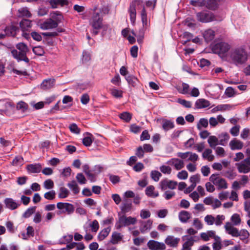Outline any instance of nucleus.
I'll use <instances>...</instances> for the list:
<instances>
[{
  "label": "nucleus",
  "instance_id": "nucleus-1",
  "mask_svg": "<svg viewBox=\"0 0 250 250\" xmlns=\"http://www.w3.org/2000/svg\"><path fill=\"white\" fill-rule=\"evenodd\" d=\"M139 6L142 8L141 12V17L143 27L146 28L148 26L147 13L143 4V1L141 0H133L130 4L128 12L131 22L134 24L135 22L136 18V7Z\"/></svg>",
  "mask_w": 250,
  "mask_h": 250
},
{
  "label": "nucleus",
  "instance_id": "nucleus-24",
  "mask_svg": "<svg viewBox=\"0 0 250 250\" xmlns=\"http://www.w3.org/2000/svg\"><path fill=\"white\" fill-rule=\"evenodd\" d=\"M178 217L182 223H186L190 218L191 214L188 211L182 210L179 212Z\"/></svg>",
  "mask_w": 250,
  "mask_h": 250
},
{
  "label": "nucleus",
  "instance_id": "nucleus-43",
  "mask_svg": "<svg viewBox=\"0 0 250 250\" xmlns=\"http://www.w3.org/2000/svg\"><path fill=\"white\" fill-rule=\"evenodd\" d=\"M225 220V216L224 215H217L215 217L214 224L216 226H220L223 224V221Z\"/></svg>",
  "mask_w": 250,
  "mask_h": 250
},
{
  "label": "nucleus",
  "instance_id": "nucleus-60",
  "mask_svg": "<svg viewBox=\"0 0 250 250\" xmlns=\"http://www.w3.org/2000/svg\"><path fill=\"white\" fill-rule=\"evenodd\" d=\"M54 186L53 181L51 179L46 180L43 183V187L46 189H51Z\"/></svg>",
  "mask_w": 250,
  "mask_h": 250
},
{
  "label": "nucleus",
  "instance_id": "nucleus-46",
  "mask_svg": "<svg viewBox=\"0 0 250 250\" xmlns=\"http://www.w3.org/2000/svg\"><path fill=\"white\" fill-rule=\"evenodd\" d=\"M73 240V236L71 234H68L67 235L63 236L62 238L60 240V244H67L72 241Z\"/></svg>",
  "mask_w": 250,
  "mask_h": 250
},
{
  "label": "nucleus",
  "instance_id": "nucleus-55",
  "mask_svg": "<svg viewBox=\"0 0 250 250\" xmlns=\"http://www.w3.org/2000/svg\"><path fill=\"white\" fill-rule=\"evenodd\" d=\"M92 135L88 134V136L84 137L83 139V143L86 146H89L92 143Z\"/></svg>",
  "mask_w": 250,
  "mask_h": 250
},
{
  "label": "nucleus",
  "instance_id": "nucleus-9",
  "mask_svg": "<svg viewBox=\"0 0 250 250\" xmlns=\"http://www.w3.org/2000/svg\"><path fill=\"white\" fill-rule=\"evenodd\" d=\"M57 208L59 209L58 214H71L75 210L73 205L69 203L59 202L57 204Z\"/></svg>",
  "mask_w": 250,
  "mask_h": 250
},
{
  "label": "nucleus",
  "instance_id": "nucleus-6",
  "mask_svg": "<svg viewBox=\"0 0 250 250\" xmlns=\"http://www.w3.org/2000/svg\"><path fill=\"white\" fill-rule=\"evenodd\" d=\"M118 216V220L115 224V227L117 229L131 225H134L137 222L135 218L131 216L126 217L125 214L121 215L119 213Z\"/></svg>",
  "mask_w": 250,
  "mask_h": 250
},
{
  "label": "nucleus",
  "instance_id": "nucleus-16",
  "mask_svg": "<svg viewBox=\"0 0 250 250\" xmlns=\"http://www.w3.org/2000/svg\"><path fill=\"white\" fill-rule=\"evenodd\" d=\"M147 247L151 250L158 249H166V246L163 243H160L154 240H149L147 243Z\"/></svg>",
  "mask_w": 250,
  "mask_h": 250
},
{
  "label": "nucleus",
  "instance_id": "nucleus-11",
  "mask_svg": "<svg viewBox=\"0 0 250 250\" xmlns=\"http://www.w3.org/2000/svg\"><path fill=\"white\" fill-rule=\"evenodd\" d=\"M20 32L18 27L11 25L5 27L4 30V33H0V39H3L5 36H16Z\"/></svg>",
  "mask_w": 250,
  "mask_h": 250
},
{
  "label": "nucleus",
  "instance_id": "nucleus-26",
  "mask_svg": "<svg viewBox=\"0 0 250 250\" xmlns=\"http://www.w3.org/2000/svg\"><path fill=\"white\" fill-rule=\"evenodd\" d=\"M238 171L241 173H247L250 171V167L242 161L235 164Z\"/></svg>",
  "mask_w": 250,
  "mask_h": 250
},
{
  "label": "nucleus",
  "instance_id": "nucleus-50",
  "mask_svg": "<svg viewBox=\"0 0 250 250\" xmlns=\"http://www.w3.org/2000/svg\"><path fill=\"white\" fill-rule=\"evenodd\" d=\"M56 192L54 190H50L44 194V197L47 200H52L55 198Z\"/></svg>",
  "mask_w": 250,
  "mask_h": 250
},
{
  "label": "nucleus",
  "instance_id": "nucleus-34",
  "mask_svg": "<svg viewBox=\"0 0 250 250\" xmlns=\"http://www.w3.org/2000/svg\"><path fill=\"white\" fill-rule=\"evenodd\" d=\"M230 221L231 222L230 223L233 227L239 226L241 222L240 216L239 214L237 213L232 214L230 217Z\"/></svg>",
  "mask_w": 250,
  "mask_h": 250
},
{
  "label": "nucleus",
  "instance_id": "nucleus-38",
  "mask_svg": "<svg viewBox=\"0 0 250 250\" xmlns=\"http://www.w3.org/2000/svg\"><path fill=\"white\" fill-rule=\"evenodd\" d=\"M125 80L128 84L133 87L136 86L139 82L138 79L133 75H129L125 77Z\"/></svg>",
  "mask_w": 250,
  "mask_h": 250
},
{
  "label": "nucleus",
  "instance_id": "nucleus-10",
  "mask_svg": "<svg viewBox=\"0 0 250 250\" xmlns=\"http://www.w3.org/2000/svg\"><path fill=\"white\" fill-rule=\"evenodd\" d=\"M177 185V182L167 178L162 180L159 184V188L162 191L166 190L167 188L175 189Z\"/></svg>",
  "mask_w": 250,
  "mask_h": 250
},
{
  "label": "nucleus",
  "instance_id": "nucleus-45",
  "mask_svg": "<svg viewBox=\"0 0 250 250\" xmlns=\"http://www.w3.org/2000/svg\"><path fill=\"white\" fill-rule=\"evenodd\" d=\"M69 129L70 131L74 134H79L81 132V129L78 127L75 123H72L69 125Z\"/></svg>",
  "mask_w": 250,
  "mask_h": 250
},
{
  "label": "nucleus",
  "instance_id": "nucleus-29",
  "mask_svg": "<svg viewBox=\"0 0 250 250\" xmlns=\"http://www.w3.org/2000/svg\"><path fill=\"white\" fill-rule=\"evenodd\" d=\"M186 237H187V236L183 237V239L184 240V238ZM199 240V238L196 236H187L186 241L184 244L191 248L194 243L198 241Z\"/></svg>",
  "mask_w": 250,
  "mask_h": 250
},
{
  "label": "nucleus",
  "instance_id": "nucleus-36",
  "mask_svg": "<svg viewBox=\"0 0 250 250\" xmlns=\"http://www.w3.org/2000/svg\"><path fill=\"white\" fill-rule=\"evenodd\" d=\"M111 229L107 227L103 229L98 234V239L99 241H102L109 234Z\"/></svg>",
  "mask_w": 250,
  "mask_h": 250
},
{
  "label": "nucleus",
  "instance_id": "nucleus-53",
  "mask_svg": "<svg viewBox=\"0 0 250 250\" xmlns=\"http://www.w3.org/2000/svg\"><path fill=\"white\" fill-rule=\"evenodd\" d=\"M175 192L171 190H166L163 194V197L166 200H169L175 196Z\"/></svg>",
  "mask_w": 250,
  "mask_h": 250
},
{
  "label": "nucleus",
  "instance_id": "nucleus-22",
  "mask_svg": "<svg viewBox=\"0 0 250 250\" xmlns=\"http://www.w3.org/2000/svg\"><path fill=\"white\" fill-rule=\"evenodd\" d=\"M55 84L54 79H48L43 81L41 83L42 89L44 90L49 89L54 87Z\"/></svg>",
  "mask_w": 250,
  "mask_h": 250
},
{
  "label": "nucleus",
  "instance_id": "nucleus-64",
  "mask_svg": "<svg viewBox=\"0 0 250 250\" xmlns=\"http://www.w3.org/2000/svg\"><path fill=\"white\" fill-rule=\"evenodd\" d=\"M23 162V158L20 156H17L13 160L12 164L13 166H19L22 164Z\"/></svg>",
  "mask_w": 250,
  "mask_h": 250
},
{
  "label": "nucleus",
  "instance_id": "nucleus-19",
  "mask_svg": "<svg viewBox=\"0 0 250 250\" xmlns=\"http://www.w3.org/2000/svg\"><path fill=\"white\" fill-rule=\"evenodd\" d=\"M4 203L5 205L6 208L11 210H14L20 206V203L16 202L13 199L10 198L5 199Z\"/></svg>",
  "mask_w": 250,
  "mask_h": 250
},
{
  "label": "nucleus",
  "instance_id": "nucleus-40",
  "mask_svg": "<svg viewBox=\"0 0 250 250\" xmlns=\"http://www.w3.org/2000/svg\"><path fill=\"white\" fill-rule=\"evenodd\" d=\"M218 3L214 0H206V7L209 9L215 10L217 8Z\"/></svg>",
  "mask_w": 250,
  "mask_h": 250
},
{
  "label": "nucleus",
  "instance_id": "nucleus-20",
  "mask_svg": "<svg viewBox=\"0 0 250 250\" xmlns=\"http://www.w3.org/2000/svg\"><path fill=\"white\" fill-rule=\"evenodd\" d=\"M229 145L231 150H240L243 148L244 144L240 140L234 138L230 141Z\"/></svg>",
  "mask_w": 250,
  "mask_h": 250
},
{
  "label": "nucleus",
  "instance_id": "nucleus-59",
  "mask_svg": "<svg viewBox=\"0 0 250 250\" xmlns=\"http://www.w3.org/2000/svg\"><path fill=\"white\" fill-rule=\"evenodd\" d=\"M76 178L78 183L81 185H83L86 183V179L83 174L82 173H79L77 174Z\"/></svg>",
  "mask_w": 250,
  "mask_h": 250
},
{
  "label": "nucleus",
  "instance_id": "nucleus-8",
  "mask_svg": "<svg viewBox=\"0 0 250 250\" xmlns=\"http://www.w3.org/2000/svg\"><path fill=\"white\" fill-rule=\"evenodd\" d=\"M209 181L215 185L217 189H224L228 188L226 180L220 177L218 174H213L209 177Z\"/></svg>",
  "mask_w": 250,
  "mask_h": 250
},
{
  "label": "nucleus",
  "instance_id": "nucleus-42",
  "mask_svg": "<svg viewBox=\"0 0 250 250\" xmlns=\"http://www.w3.org/2000/svg\"><path fill=\"white\" fill-rule=\"evenodd\" d=\"M161 176V173L157 170H152L150 172V177L155 182H158Z\"/></svg>",
  "mask_w": 250,
  "mask_h": 250
},
{
  "label": "nucleus",
  "instance_id": "nucleus-27",
  "mask_svg": "<svg viewBox=\"0 0 250 250\" xmlns=\"http://www.w3.org/2000/svg\"><path fill=\"white\" fill-rule=\"evenodd\" d=\"M42 169V166L40 164H30L27 166V170L33 173H39Z\"/></svg>",
  "mask_w": 250,
  "mask_h": 250
},
{
  "label": "nucleus",
  "instance_id": "nucleus-51",
  "mask_svg": "<svg viewBox=\"0 0 250 250\" xmlns=\"http://www.w3.org/2000/svg\"><path fill=\"white\" fill-rule=\"evenodd\" d=\"M36 209V207L35 206L29 208L24 212V213L22 215V216L24 218L29 217L35 211Z\"/></svg>",
  "mask_w": 250,
  "mask_h": 250
},
{
  "label": "nucleus",
  "instance_id": "nucleus-4",
  "mask_svg": "<svg viewBox=\"0 0 250 250\" xmlns=\"http://www.w3.org/2000/svg\"><path fill=\"white\" fill-rule=\"evenodd\" d=\"M224 229L226 232L232 237H240V239L245 244H248L249 242L248 238L250 237V233L245 229H242L239 230L237 228L232 226L229 222L226 223L224 226Z\"/></svg>",
  "mask_w": 250,
  "mask_h": 250
},
{
  "label": "nucleus",
  "instance_id": "nucleus-37",
  "mask_svg": "<svg viewBox=\"0 0 250 250\" xmlns=\"http://www.w3.org/2000/svg\"><path fill=\"white\" fill-rule=\"evenodd\" d=\"M162 127L166 131L174 127V123L170 120H164L162 123Z\"/></svg>",
  "mask_w": 250,
  "mask_h": 250
},
{
  "label": "nucleus",
  "instance_id": "nucleus-63",
  "mask_svg": "<svg viewBox=\"0 0 250 250\" xmlns=\"http://www.w3.org/2000/svg\"><path fill=\"white\" fill-rule=\"evenodd\" d=\"M240 126L239 125H236L232 127L230 129V134L233 136H237L239 134Z\"/></svg>",
  "mask_w": 250,
  "mask_h": 250
},
{
  "label": "nucleus",
  "instance_id": "nucleus-48",
  "mask_svg": "<svg viewBox=\"0 0 250 250\" xmlns=\"http://www.w3.org/2000/svg\"><path fill=\"white\" fill-rule=\"evenodd\" d=\"M205 223L208 226L214 224L215 217L212 215H207L204 218Z\"/></svg>",
  "mask_w": 250,
  "mask_h": 250
},
{
  "label": "nucleus",
  "instance_id": "nucleus-30",
  "mask_svg": "<svg viewBox=\"0 0 250 250\" xmlns=\"http://www.w3.org/2000/svg\"><path fill=\"white\" fill-rule=\"evenodd\" d=\"M67 186L74 194H77L80 192V188L75 180H72L68 183Z\"/></svg>",
  "mask_w": 250,
  "mask_h": 250
},
{
  "label": "nucleus",
  "instance_id": "nucleus-44",
  "mask_svg": "<svg viewBox=\"0 0 250 250\" xmlns=\"http://www.w3.org/2000/svg\"><path fill=\"white\" fill-rule=\"evenodd\" d=\"M190 4L194 6L203 7L205 6L206 4V0H191L190 1Z\"/></svg>",
  "mask_w": 250,
  "mask_h": 250
},
{
  "label": "nucleus",
  "instance_id": "nucleus-56",
  "mask_svg": "<svg viewBox=\"0 0 250 250\" xmlns=\"http://www.w3.org/2000/svg\"><path fill=\"white\" fill-rule=\"evenodd\" d=\"M192 226H194L198 230L201 229L203 227V224L198 218L194 219L192 223Z\"/></svg>",
  "mask_w": 250,
  "mask_h": 250
},
{
  "label": "nucleus",
  "instance_id": "nucleus-54",
  "mask_svg": "<svg viewBox=\"0 0 250 250\" xmlns=\"http://www.w3.org/2000/svg\"><path fill=\"white\" fill-rule=\"evenodd\" d=\"M91 60V54L87 51H83L82 55V62L83 63H86Z\"/></svg>",
  "mask_w": 250,
  "mask_h": 250
},
{
  "label": "nucleus",
  "instance_id": "nucleus-17",
  "mask_svg": "<svg viewBox=\"0 0 250 250\" xmlns=\"http://www.w3.org/2000/svg\"><path fill=\"white\" fill-rule=\"evenodd\" d=\"M180 239L179 238H175L172 235H168L165 240V243L170 247H177Z\"/></svg>",
  "mask_w": 250,
  "mask_h": 250
},
{
  "label": "nucleus",
  "instance_id": "nucleus-62",
  "mask_svg": "<svg viewBox=\"0 0 250 250\" xmlns=\"http://www.w3.org/2000/svg\"><path fill=\"white\" fill-rule=\"evenodd\" d=\"M160 171L165 174H170L171 172V168L168 166L162 165L160 167Z\"/></svg>",
  "mask_w": 250,
  "mask_h": 250
},
{
  "label": "nucleus",
  "instance_id": "nucleus-47",
  "mask_svg": "<svg viewBox=\"0 0 250 250\" xmlns=\"http://www.w3.org/2000/svg\"><path fill=\"white\" fill-rule=\"evenodd\" d=\"M111 95L116 98H121L123 97V92L121 90H119L116 88H112L110 90Z\"/></svg>",
  "mask_w": 250,
  "mask_h": 250
},
{
  "label": "nucleus",
  "instance_id": "nucleus-58",
  "mask_svg": "<svg viewBox=\"0 0 250 250\" xmlns=\"http://www.w3.org/2000/svg\"><path fill=\"white\" fill-rule=\"evenodd\" d=\"M177 102L186 108H190L192 105L190 102L180 98L177 99Z\"/></svg>",
  "mask_w": 250,
  "mask_h": 250
},
{
  "label": "nucleus",
  "instance_id": "nucleus-57",
  "mask_svg": "<svg viewBox=\"0 0 250 250\" xmlns=\"http://www.w3.org/2000/svg\"><path fill=\"white\" fill-rule=\"evenodd\" d=\"M208 125V121L206 118L200 119L199 123L197 125V128L199 129H201L202 127H207Z\"/></svg>",
  "mask_w": 250,
  "mask_h": 250
},
{
  "label": "nucleus",
  "instance_id": "nucleus-52",
  "mask_svg": "<svg viewBox=\"0 0 250 250\" xmlns=\"http://www.w3.org/2000/svg\"><path fill=\"white\" fill-rule=\"evenodd\" d=\"M152 225V221L151 220H148L147 221L145 222L143 224V226L141 228V230L142 232H144L147 229H151V226Z\"/></svg>",
  "mask_w": 250,
  "mask_h": 250
},
{
  "label": "nucleus",
  "instance_id": "nucleus-13",
  "mask_svg": "<svg viewBox=\"0 0 250 250\" xmlns=\"http://www.w3.org/2000/svg\"><path fill=\"white\" fill-rule=\"evenodd\" d=\"M58 25V22L54 20L49 19H47L40 24V27L43 30H49L56 28Z\"/></svg>",
  "mask_w": 250,
  "mask_h": 250
},
{
  "label": "nucleus",
  "instance_id": "nucleus-15",
  "mask_svg": "<svg viewBox=\"0 0 250 250\" xmlns=\"http://www.w3.org/2000/svg\"><path fill=\"white\" fill-rule=\"evenodd\" d=\"M20 26L22 29V35L26 39H28L29 37V35L23 32L24 30H28L31 27V21L27 19H23L20 22Z\"/></svg>",
  "mask_w": 250,
  "mask_h": 250
},
{
  "label": "nucleus",
  "instance_id": "nucleus-41",
  "mask_svg": "<svg viewBox=\"0 0 250 250\" xmlns=\"http://www.w3.org/2000/svg\"><path fill=\"white\" fill-rule=\"evenodd\" d=\"M18 12L21 16L27 18H29L31 16V14L27 7L21 8L18 10Z\"/></svg>",
  "mask_w": 250,
  "mask_h": 250
},
{
  "label": "nucleus",
  "instance_id": "nucleus-39",
  "mask_svg": "<svg viewBox=\"0 0 250 250\" xmlns=\"http://www.w3.org/2000/svg\"><path fill=\"white\" fill-rule=\"evenodd\" d=\"M16 108L18 110H21L22 112H25L28 110V105L24 102L21 101L18 103Z\"/></svg>",
  "mask_w": 250,
  "mask_h": 250
},
{
  "label": "nucleus",
  "instance_id": "nucleus-49",
  "mask_svg": "<svg viewBox=\"0 0 250 250\" xmlns=\"http://www.w3.org/2000/svg\"><path fill=\"white\" fill-rule=\"evenodd\" d=\"M120 118L126 122H129L131 119V114L127 112H124L119 115Z\"/></svg>",
  "mask_w": 250,
  "mask_h": 250
},
{
  "label": "nucleus",
  "instance_id": "nucleus-7",
  "mask_svg": "<svg viewBox=\"0 0 250 250\" xmlns=\"http://www.w3.org/2000/svg\"><path fill=\"white\" fill-rule=\"evenodd\" d=\"M230 48V45L225 42H220L215 44L212 48V51L218 54L221 57L226 56L227 52Z\"/></svg>",
  "mask_w": 250,
  "mask_h": 250
},
{
  "label": "nucleus",
  "instance_id": "nucleus-31",
  "mask_svg": "<svg viewBox=\"0 0 250 250\" xmlns=\"http://www.w3.org/2000/svg\"><path fill=\"white\" fill-rule=\"evenodd\" d=\"M212 151L210 148H207L202 153V157L204 159H206L209 162L212 161L214 159V156L212 154Z\"/></svg>",
  "mask_w": 250,
  "mask_h": 250
},
{
  "label": "nucleus",
  "instance_id": "nucleus-23",
  "mask_svg": "<svg viewBox=\"0 0 250 250\" xmlns=\"http://www.w3.org/2000/svg\"><path fill=\"white\" fill-rule=\"evenodd\" d=\"M210 105V102L205 99H198L195 104V107L197 109L204 108L209 107Z\"/></svg>",
  "mask_w": 250,
  "mask_h": 250
},
{
  "label": "nucleus",
  "instance_id": "nucleus-5",
  "mask_svg": "<svg viewBox=\"0 0 250 250\" xmlns=\"http://www.w3.org/2000/svg\"><path fill=\"white\" fill-rule=\"evenodd\" d=\"M16 48L19 50L13 49L11 50V54L13 57L18 62L24 61L28 63L29 59L27 57V53L29 49L27 46L24 43L20 42L16 45Z\"/></svg>",
  "mask_w": 250,
  "mask_h": 250
},
{
  "label": "nucleus",
  "instance_id": "nucleus-61",
  "mask_svg": "<svg viewBox=\"0 0 250 250\" xmlns=\"http://www.w3.org/2000/svg\"><path fill=\"white\" fill-rule=\"evenodd\" d=\"M33 51L36 55L40 56H42L44 53L43 48L40 46L33 47Z\"/></svg>",
  "mask_w": 250,
  "mask_h": 250
},
{
  "label": "nucleus",
  "instance_id": "nucleus-32",
  "mask_svg": "<svg viewBox=\"0 0 250 250\" xmlns=\"http://www.w3.org/2000/svg\"><path fill=\"white\" fill-rule=\"evenodd\" d=\"M229 135L227 132H223L219 134L218 138L219 139V144L222 146H225L229 139Z\"/></svg>",
  "mask_w": 250,
  "mask_h": 250
},
{
  "label": "nucleus",
  "instance_id": "nucleus-25",
  "mask_svg": "<svg viewBox=\"0 0 250 250\" xmlns=\"http://www.w3.org/2000/svg\"><path fill=\"white\" fill-rule=\"evenodd\" d=\"M203 35L206 42H209L214 39L215 32L212 29H208L204 32Z\"/></svg>",
  "mask_w": 250,
  "mask_h": 250
},
{
  "label": "nucleus",
  "instance_id": "nucleus-35",
  "mask_svg": "<svg viewBox=\"0 0 250 250\" xmlns=\"http://www.w3.org/2000/svg\"><path fill=\"white\" fill-rule=\"evenodd\" d=\"M70 194L69 190L64 187H61L59 189L58 197L59 198H67Z\"/></svg>",
  "mask_w": 250,
  "mask_h": 250
},
{
  "label": "nucleus",
  "instance_id": "nucleus-21",
  "mask_svg": "<svg viewBox=\"0 0 250 250\" xmlns=\"http://www.w3.org/2000/svg\"><path fill=\"white\" fill-rule=\"evenodd\" d=\"M145 194L148 197L152 198H156L159 195V192L155 190V187L152 185L146 187L145 190Z\"/></svg>",
  "mask_w": 250,
  "mask_h": 250
},
{
  "label": "nucleus",
  "instance_id": "nucleus-33",
  "mask_svg": "<svg viewBox=\"0 0 250 250\" xmlns=\"http://www.w3.org/2000/svg\"><path fill=\"white\" fill-rule=\"evenodd\" d=\"M123 237V236L120 233L114 232L112 234L110 242L112 244H116L122 240Z\"/></svg>",
  "mask_w": 250,
  "mask_h": 250
},
{
  "label": "nucleus",
  "instance_id": "nucleus-14",
  "mask_svg": "<svg viewBox=\"0 0 250 250\" xmlns=\"http://www.w3.org/2000/svg\"><path fill=\"white\" fill-rule=\"evenodd\" d=\"M167 163L173 166L177 170H179L185 167L184 161L178 158H171L168 160Z\"/></svg>",
  "mask_w": 250,
  "mask_h": 250
},
{
  "label": "nucleus",
  "instance_id": "nucleus-18",
  "mask_svg": "<svg viewBox=\"0 0 250 250\" xmlns=\"http://www.w3.org/2000/svg\"><path fill=\"white\" fill-rule=\"evenodd\" d=\"M132 207V201L128 199H124L122 206H121V209L123 214H125L130 211Z\"/></svg>",
  "mask_w": 250,
  "mask_h": 250
},
{
  "label": "nucleus",
  "instance_id": "nucleus-3",
  "mask_svg": "<svg viewBox=\"0 0 250 250\" xmlns=\"http://www.w3.org/2000/svg\"><path fill=\"white\" fill-rule=\"evenodd\" d=\"M230 58L235 65H241L248 61V53L243 46L236 47L230 51Z\"/></svg>",
  "mask_w": 250,
  "mask_h": 250
},
{
  "label": "nucleus",
  "instance_id": "nucleus-2",
  "mask_svg": "<svg viewBox=\"0 0 250 250\" xmlns=\"http://www.w3.org/2000/svg\"><path fill=\"white\" fill-rule=\"evenodd\" d=\"M108 10L105 7H103L102 9L97 10L95 8L92 16L89 20V24L92 27L93 30L92 34L96 35L98 34V30L101 29L103 24V14H107Z\"/></svg>",
  "mask_w": 250,
  "mask_h": 250
},
{
  "label": "nucleus",
  "instance_id": "nucleus-28",
  "mask_svg": "<svg viewBox=\"0 0 250 250\" xmlns=\"http://www.w3.org/2000/svg\"><path fill=\"white\" fill-rule=\"evenodd\" d=\"M208 143L210 147L213 149H215V147L220 145L219 140L215 136H210L208 137Z\"/></svg>",
  "mask_w": 250,
  "mask_h": 250
},
{
  "label": "nucleus",
  "instance_id": "nucleus-12",
  "mask_svg": "<svg viewBox=\"0 0 250 250\" xmlns=\"http://www.w3.org/2000/svg\"><path fill=\"white\" fill-rule=\"evenodd\" d=\"M197 20L202 22H208L214 20L212 13L209 12H201L197 13Z\"/></svg>",
  "mask_w": 250,
  "mask_h": 250
}]
</instances>
